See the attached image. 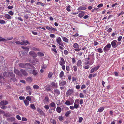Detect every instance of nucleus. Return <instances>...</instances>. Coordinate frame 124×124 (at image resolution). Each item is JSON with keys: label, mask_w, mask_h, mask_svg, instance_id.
Returning a JSON list of instances; mask_svg holds the SVG:
<instances>
[{"label": "nucleus", "mask_w": 124, "mask_h": 124, "mask_svg": "<svg viewBox=\"0 0 124 124\" xmlns=\"http://www.w3.org/2000/svg\"><path fill=\"white\" fill-rule=\"evenodd\" d=\"M37 4L38 5H41L42 6H44V4L42 3L38 2L37 3Z\"/></svg>", "instance_id": "nucleus-49"}, {"label": "nucleus", "mask_w": 124, "mask_h": 124, "mask_svg": "<svg viewBox=\"0 0 124 124\" xmlns=\"http://www.w3.org/2000/svg\"><path fill=\"white\" fill-rule=\"evenodd\" d=\"M73 68H74V71L75 72L76 71L77 69V67L76 66H73Z\"/></svg>", "instance_id": "nucleus-55"}, {"label": "nucleus", "mask_w": 124, "mask_h": 124, "mask_svg": "<svg viewBox=\"0 0 124 124\" xmlns=\"http://www.w3.org/2000/svg\"><path fill=\"white\" fill-rule=\"evenodd\" d=\"M46 29L49 31H51V27L50 28L48 26H47L46 27Z\"/></svg>", "instance_id": "nucleus-61"}, {"label": "nucleus", "mask_w": 124, "mask_h": 124, "mask_svg": "<svg viewBox=\"0 0 124 124\" xmlns=\"http://www.w3.org/2000/svg\"><path fill=\"white\" fill-rule=\"evenodd\" d=\"M44 107L46 109H49V106L47 105H46L44 106Z\"/></svg>", "instance_id": "nucleus-51"}, {"label": "nucleus", "mask_w": 124, "mask_h": 124, "mask_svg": "<svg viewBox=\"0 0 124 124\" xmlns=\"http://www.w3.org/2000/svg\"><path fill=\"white\" fill-rule=\"evenodd\" d=\"M7 72H4L3 74V76L2 77V78H3L4 77L6 76H7Z\"/></svg>", "instance_id": "nucleus-60"}, {"label": "nucleus", "mask_w": 124, "mask_h": 124, "mask_svg": "<svg viewBox=\"0 0 124 124\" xmlns=\"http://www.w3.org/2000/svg\"><path fill=\"white\" fill-rule=\"evenodd\" d=\"M22 48L23 49L25 50L26 54L29 51V48L24 46H22Z\"/></svg>", "instance_id": "nucleus-22"}, {"label": "nucleus", "mask_w": 124, "mask_h": 124, "mask_svg": "<svg viewBox=\"0 0 124 124\" xmlns=\"http://www.w3.org/2000/svg\"><path fill=\"white\" fill-rule=\"evenodd\" d=\"M38 56L39 57H42L44 56V54L41 52H39L37 53Z\"/></svg>", "instance_id": "nucleus-20"}, {"label": "nucleus", "mask_w": 124, "mask_h": 124, "mask_svg": "<svg viewBox=\"0 0 124 124\" xmlns=\"http://www.w3.org/2000/svg\"><path fill=\"white\" fill-rule=\"evenodd\" d=\"M117 42L116 40H114L111 42L112 46L113 48H115L118 45L116 44V42Z\"/></svg>", "instance_id": "nucleus-7"}, {"label": "nucleus", "mask_w": 124, "mask_h": 124, "mask_svg": "<svg viewBox=\"0 0 124 124\" xmlns=\"http://www.w3.org/2000/svg\"><path fill=\"white\" fill-rule=\"evenodd\" d=\"M24 102L25 106H27L29 105V101L26 100H24Z\"/></svg>", "instance_id": "nucleus-26"}, {"label": "nucleus", "mask_w": 124, "mask_h": 124, "mask_svg": "<svg viewBox=\"0 0 124 124\" xmlns=\"http://www.w3.org/2000/svg\"><path fill=\"white\" fill-rule=\"evenodd\" d=\"M37 110L39 113V114L40 115H44V113L43 112V111L41 110L39 108H37Z\"/></svg>", "instance_id": "nucleus-15"}, {"label": "nucleus", "mask_w": 124, "mask_h": 124, "mask_svg": "<svg viewBox=\"0 0 124 124\" xmlns=\"http://www.w3.org/2000/svg\"><path fill=\"white\" fill-rule=\"evenodd\" d=\"M19 99L20 100H23L25 99V97L24 96H20L19 97Z\"/></svg>", "instance_id": "nucleus-64"}, {"label": "nucleus", "mask_w": 124, "mask_h": 124, "mask_svg": "<svg viewBox=\"0 0 124 124\" xmlns=\"http://www.w3.org/2000/svg\"><path fill=\"white\" fill-rule=\"evenodd\" d=\"M66 70L67 71V73H69L70 70V68L69 66L68 65H67L66 67Z\"/></svg>", "instance_id": "nucleus-40"}, {"label": "nucleus", "mask_w": 124, "mask_h": 124, "mask_svg": "<svg viewBox=\"0 0 124 124\" xmlns=\"http://www.w3.org/2000/svg\"><path fill=\"white\" fill-rule=\"evenodd\" d=\"M85 15V12L82 11L79 14L78 16L80 18H82Z\"/></svg>", "instance_id": "nucleus-17"}, {"label": "nucleus", "mask_w": 124, "mask_h": 124, "mask_svg": "<svg viewBox=\"0 0 124 124\" xmlns=\"http://www.w3.org/2000/svg\"><path fill=\"white\" fill-rule=\"evenodd\" d=\"M83 119V118L82 117H80L79 118V123H81Z\"/></svg>", "instance_id": "nucleus-62"}, {"label": "nucleus", "mask_w": 124, "mask_h": 124, "mask_svg": "<svg viewBox=\"0 0 124 124\" xmlns=\"http://www.w3.org/2000/svg\"><path fill=\"white\" fill-rule=\"evenodd\" d=\"M47 65L46 64H43L41 67V68L43 69H44L47 68Z\"/></svg>", "instance_id": "nucleus-34"}, {"label": "nucleus", "mask_w": 124, "mask_h": 124, "mask_svg": "<svg viewBox=\"0 0 124 124\" xmlns=\"http://www.w3.org/2000/svg\"><path fill=\"white\" fill-rule=\"evenodd\" d=\"M111 45L110 44H108L107 45L103 48L104 51L106 52L109 50L111 47Z\"/></svg>", "instance_id": "nucleus-5"}, {"label": "nucleus", "mask_w": 124, "mask_h": 124, "mask_svg": "<svg viewBox=\"0 0 124 124\" xmlns=\"http://www.w3.org/2000/svg\"><path fill=\"white\" fill-rule=\"evenodd\" d=\"M33 88L34 89H38L39 88V86L36 85H35L33 86Z\"/></svg>", "instance_id": "nucleus-39"}, {"label": "nucleus", "mask_w": 124, "mask_h": 124, "mask_svg": "<svg viewBox=\"0 0 124 124\" xmlns=\"http://www.w3.org/2000/svg\"><path fill=\"white\" fill-rule=\"evenodd\" d=\"M51 85L53 86L55 88L57 87V83H55L54 82H52L51 83Z\"/></svg>", "instance_id": "nucleus-24"}, {"label": "nucleus", "mask_w": 124, "mask_h": 124, "mask_svg": "<svg viewBox=\"0 0 124 124\" xmlns=\"http://www.w3.org/2000/svg\"><path fill=\"white\" fill-rule=\"evenodd\" d=\"M74 104H79V100L78 99H76L75 100Z\"/></svg>", "instance_id": "nucleus-52"}, {"label": "nucleus", "mask_w": 124, "mask_h": 124, "mask_svg": "<svg viewBox=\"0 0 124 124\" xmlns=\"http://www.w3.org/2000/svg\"><path fill=\"white\" fill-rule=\"evenodd\" d=\"M30 107L33 109H36V107L34 104H31L30 106Z\"/></svg>", "instance_id": "nucleus-37"}, {"label": "nucleus", "mask_w": 124, "mask_h": 124, "mask_svg": "<svg viewBox=\"0 0 124 124\" xmlns=\"http://www.w3.org/2000/svg\"><path fill=\"white\" fill-rule=\"evenodd\" d=\"M50 37L51 38H54L55 37V36L54 34H51L50 35Z\"/></svg>", "instance_id": "nucleus-59"}, {"label": "nucleus", "mask_w": 124, "mask_h": 124, "mask_svg": "<svg viewBox=\"0 0 124 124\" xmlns=\"http://www.w3.org/2000/svg\"><path fill=\"white\" fill-rule=\"evenodd\" d=\"M20 73L21 74L22 76L23 75L24 76H27L28 75L27 72L24 70L21 69L20 70Z\"/></svg>", "instance_id": "nucleus-9"}, {"label": "nucleus", "mask_w": 124, "mask_h": 124, "mask_svg": "<svg viewBox=\"0 0 124 124\" xmlns=\"http://www.w3.org/2000/svg\"><path fill=\"white\" fill-rule=\"evenodd\" d=\"M86 8L84 6H81L79 7L77 10L79 11L85 10L86 9Z\"/></svg>", "instance_id": "nucleus-11"}, {"label": "nucleus", "mask_w": 124, "mask_h": 124, "mask_svg": "<svg viewBox=\"0 0 124 124\" xmlns=\"http://www.w3.org/2000/svg\"><path fill=\"white\" fill-rule=\"evenodd\" d=\"M56 42L57 43L60 45L62 46H64V45L60 37H59L57 38Z\"/></svg>", "instance_id": "nucleus-1"}, {"label": "nucleus", "mask_w": 124, "mask_h": 124, "mask_svg": "<svg viewBox=\"0 0 124 124\" xmlns=\"http://www.w3.org/2000/svg\"><path fill=\"white\" fill-rule=\"evenodd\" d=\"M27 43L29 44V43L27 40H23L22 42H21L20 44L24 45H27Z\"/></svg>", "instance_id": "nucleus-13"}, {"label": "nucleus", "mask_w": 124, "mask_h": 124, "mask_svg": "<svg viewBox=\"0 0 124 124\" xmlns=\"http://www.w3.org/2000/svg\"><path fill=\"white\" fill-rule=\"evenodd\" d=\"M66 84V82L65 81H62L59 83L60 86H62L65 85Z\"/></svg>", "instance_id": "nucleus-19"}, {"label": "nucleus", "mask_w": 124, "mask_h": 124, "mask_svg": "<svg viewBox=\"0 0 124 124\" xmlns=\"http://www.w3.org/2000/svg\"><path fill=\"white\" fill-rule=\"evenodd\" d=\"M71 112L70 111H67L65 114V115L66 117L68 116L70 114Z\"/></svg>", "instance_id": "nucleus-36"}, {"label": "nucleus", "mask_w": 124, "mask_h": 124, "mask_svg": "<svg viewBox=\"0 0 124 124\" xmlns=\"http://www.w3.org/2000/svg\"><path fill=\"white\" fill-rule=\"evenodd\" d=\"M64 72L63 71H62L60 73L59 77L60 78H62L64 76Z\"/></svg>", "instance_id": "nucleus-27"}, {"label": "nucleus", "mask_w": 124, "mask_h": 124, "mask_svg": "<svg viewBox=\"0 0 124 124\" xmlns=\"http://www.w3.org/2000/svg\"><path fill=\"white\" fill-rule=\"evenodd\" d=\"M5 40H6L4 38H2V37L0 36V41H4Z\"/></svg>", "instance_id": "nucleus-50"}, {"label": "nucleus", "mask_w": 124, "mask_h": 124, "mask_svg": "<svg viewBox=\"0 0 124 124\" xmlns=\"http://www.w3.org/2000/svg\"><path fill=\"white\" fill-rule=\"evenodd\" d=\"M104 110V108L103 107H101L99 108L98 109V111L99 112H102Z\"/></svg>", "instance_id": "nucleus-35"}, {"label": "nucleus", "mask_w": 124, "mask_h": 124, "mask_svg": "<svg viewBox=\"0 0 124 124\" xmlns=\"http://www.w3.org/2000/svg\"><path fill=\"white\" fill-rule=\"evenodd\" d=\"M95 59L93 58V59H92L90 63V65H92L94 62V61Z\"/></svg>", "instance_id": "nucleus-46"}, {"label": "nucleus", "mask_w": 124, "mask_h": 124, "mask_svg": "<svg viewBox=\"0 0 124 124\" xmlns=\"http://www.w3.org/2000/svg\"><path fill=\"white\" fill-rule=\"evenodd\" d=\"M51 122L53 124H56L55 120L54 119H53L51 120Z\"/></svg>", "instance_id": "nucleus-56"}, {"label": "nucleus", "mask_w": 124, "mask_h": 124, "mask_svg": "<svg viewBox=\"0 0 124 124\" xmlns=\"http://www.w3.org/2000/svg\"><path fill=\"white\" fill-rule=\"evenodd\" d=\"M58 119L60 121H62L63 119V117L62 116H59Z\"/></svg>", "instance_id": "nucleus-42"}, {"label": "nucleus", "mask_w": 124, "mask_h": 124, "mask_svg": "<svg viewBox=\"0 0 124 124\" xmlns=\"http://www.w3.org/2000/svg\"><path fill=\"white\" fill-rule=\"evenodd\" d=\"M65 104L68 105H70L71 104H70V101L68 100H67L66 101L65 103Z\"/></svg>", "instance_id": "nucleus-41"}, {"label": "nucleus", "mask_w": 124, "mask_h": 124, "mask_svg": "<svg viewBox=\"0 0 124 124\" xmlns=\"http://www.w3.org/2000/svg\"><path fill=\"white\" fill-rule=\"evenodd\" d=\"M8 13L11 16H12L13 15L14 13L12 11L8 12Z\"/></svg>", "instance_id": "nucleus-53"}, {"label": "nucleus", "mask_w": 124, "mask_h": 124, "mask_svg": "<svg viewBox=\"0 0 124 124\" xmlns=\"http://www.w3.org/2000/svg\"><path fill=\"white\" fill-rule=\"evenodd\" d=\"M14 72L15 73L18 75L22 76V74L20 73V71H19V70L15 69L14 70Z\"/></svg>", "instance_id": "nucleus-10"}, {"label": "nucleus", "mask_w": 124, "mask_h": 124, "mask_svg": "<svg viewBox=\"0 0 124 124\" xmlns=\"http://www.w3.org/2000/svg\"><path fill=\"white\" fill-rule=\"evenodd\" d=\"M19 66L20 67L25 68L26 67V66H31V64L29 63H26L25 64L23 63H21L19 64Z\"/></svg>", "instance_id": "nucleus-2"}, {"label": "nucleus", "mask_w": 124, "mask_h": 124, "mask_svg": "<svg viewBox=\"0 0 124 124\" xmlns=\"http://www.w3.org/2000/svg\"><path fill=\"white\" fill-rule=\"evenodd\" d=\"M29 54L31 55L32 57L34 58L37 56V54L34 51H30L29 53Z\"/></svg>", "instance_id": "nucleus-6"}, {"label": "nucleus", "mask_w": 124, "mask_h": 124, "mask_svg": "<svg viewBox=\"0 0 124 124\" xmlns=\"http://www.w3.org/2000/svg\"><path fill=\"white\" fill-rule=\"evenodd\" d=\"M100 66L99 65L97 66L96 67H94V70H97L100 68Z\"/></svg>", "instance_id": "nucleus-54"}, {"label": "nucleus", "mask_w": 124, "mask_h": 124, "mask_svg": "<svg viewBox=\"0 0 124 124\" xmlns=\"http://www.w3.org/2000/svg\"><path fill=\"white\" fill-rule=\"evenodd\" d=\"M38 72L37 70H33L32 71V74L34 76H36L38 74Z\"/></svg>", "instance_id": "nucleus-25"}, {"label": "nucleus", "mask_w": 124, "mask_h": 124, "mask_svg": "<svg viewBox=\"0 0 124 124\" xmlns=\"http://www.w3.org/2000/svg\"><path fill=\"white\" fill-rule=\"evenodd\" d=\"M82 61L80 60H78L77 62V66H78L80 67L81 65Z\"/></svg>", "instance_id": "nucleus-21"}, {"label": "nucleus", "mask_w": 124, "mask_h": 124, "mask_svg": "<svg viewBox=\"0 0 124 124\" xmlns=\"http://www.w3.org/2000/svg\"><path fill=\"white\" fill-rule=\"evenodd\" d=\"M62 38L63 40L64 41L67 43H68V42L69 40L68 39L65 37H62Z\"/></svg>", "instance_id": "nucleus-28"}, {"label": "nucleus", "mask_w": 124, "mask_h": 124, "mask_svg": "<svg viewBox=\"0 0 124 124\" xmlns=\"http://www.w3.org/2000/svg\"><path fill=\"white\" fill-rule=\"evenodd\" d=\"M64 54L65 55H67L69 53L68 52L67 50H65L64 51Z\"/></svg>", "instance_id": "nucleus-63"}, {"label": "nucleus", "mask_w": 124, "mask_h": 124, "mask_svg": "<svg viewBox=\"0 0 124 124\" xmlns=\"http://www.w3.org/2000/svg\"><path fill=\"white\" fill-rule=\"evenodd\" d=\"M8 104V101L5 100L2 101L0 102V105H5Z\"/></svg>", "instance_id": "nucleus-12"}, {"label": "nucleus", "mask_w": 124, "mask_h": 124, "mask_svg": "<svg viewBox=\"0 0 124 124\" xmlns=\"http://www.w3.org/2000/svg\"><path fill=\"white\" fill-rule=\"evenodd\" d=\"M5 23L6 22L4 20L0 19V23L3 24Z\"/></svg>", "instance_id": "nucleus-47"}, {"label": "nucleus", "mask_w": 124, "mask_h": 124, "mask_svg": "<svg viewBox=\"0 0 124 124\" xmlns=\"http://www.w3.org/2000/svg\"><path fill=\"white\" fill-rule=\"evenodd\" d=\"M97 51L100 53H101L103 52L102 49L101 48L98 49H97Z\"/></svg>", "instance_id": "nucleus-44"}, {"label": "nucleus", "mask_w": 124, "mask_h": 124, "mask_svg": "<svg viewBox=\"0 0 124 124\" xmlns=\"http://www.w3.org/2000/svg\"><path fill=\"white\" fill-rule=\"evenodd\" d=\"M50 105L52 107H54L55 106V104L54 102H52L50 104Z\"/></svg>", "instance_id": "nucleus-38"}, {"label": "nucleus", "mask_w": 124, "mask_h": 124, "mask_svg": "<svg viewBox=\"0 0 124 124\" xmlns=\"http://www.w3.org/2000/svg\"><path fill=\"white\" fill-rule=\"evenodd\" d=\"M51 50L52 51L54 52L55 53H57V51L56 50L55 48H52Z\"/></svg>", "instance_id": "nucleus-58"}, {"label": "nucleus", "mask_w": 124, "mask_h": 124, "mask_svg": "<svg viewBox=\"0 0 124 124\" xmlns=\"http://www.w3.org/2000/svg\"><path fill=\"white\" fill-rule=\"evenodd\" d=\"M56 110L58 113H60L62 111V108L59 107H57L56 108Z\"/></svg>", "instance_id": "nucleus-18"}, {"label": "nucleus", "mask_w": 124, "mask_h": 124, "mask_svg": "<svg viewBox=\"0 0 124 124\" xmlns=\"http://www.w3.org/2000/svg\"><path fill=\"white\" fill-rule=\"evenodd\" d=\"M73 47L76 49H75V50L77 52H78L81 50V49L79 48V46L77 43H75L73 46Z\"/></svg>", "instance_id": "nucleus-3"}, {"label": "nucleus", "mask_w": 124, "mask_h": 124, "mask_svg": "<svg viewBox=\"0 0 124 124\" xmlns=\"http://www.w3.org/2000/svg\"><path fill=\"white\" fill-rule=\"evenodd\" d=\"M26 80L29 82H31L32 80V78L31 77H28L26 78Z\"/></svg>", "instance_id": "nucleus-23"}, {"label": "nucleus", "mask_w": 124, "mask_h": 124, "mask_svg": "<svg viewBox=\"0 0 124 124\" xmlns=\"http://www.w3.org/2000/svg\"><path fill=\"white\" fill-rule=\"evenodd\" d=\"M44 101L46 103L48 102H49V99L48 97L46 96L45 97Z\"/></svg>", "instance_id": "nucleus-29"}, {"label": "nucleus", "mask_w": 124, "mask_h": 124, "mask_svg": "<svg viewBox=\"0 0 124 124\" xmlns=\"http://www.w3.org/2000/svg\"><path fill=\"white\" fill-rule=\"evenodd\" d=\"M53 75V73L52 72H49L48 75V77L49 78H50L52 77Z\"/></svg>", "instance_id": "nucleus-33"}, {"label": "nucleus", "mask_w": 124, "mask_h": 124, "mask_svg": "<svg viewBox=\"0 0 124 124\" xmlns=\"http://www.w3.org/2000/svg\"><path fill=\"white\" fill-rule=\"evenodd\" d=\"M4 115L6 116L10 117L11 116V115L8 112L6 113H4Z\"/></svg>", "instance_id": "nucleus-31"}, {"label": "nucleus", "mask_w": 124, "mask_h": 124, "mask_svg": "<svg viewBox=\"0 0 124 124\" xmlns=\"http://www.w3.org/2000/svg\"><path fill=\"white\" fill-rule=\"evenodd\" d=\"M26 89L27 90H30L31 91L32 90L31 88L29 86H27L26 87Z\"/></svg>", "instance_id": "nucleus-48"}, {"label": "nucleus", "mask_w": 124, "mask_h": 124, "mask_svg": "<svg viewBox=\"0 0 124 124\" xmlns=\"http://www.w3.org/2000/svg\"><path fill=\"white\" fill-rule=\"evenodd\" d=\"M59 64L60 65H62L65 64V61L63 58H60V60L59 62Z\"/></svg>", "instance_id": "nucleus-8"}, {"label": "nucleus", "mask_w": 124, "mask_h": 124, "mask_svg": "<svg viewBox=\"0 0 124 124\" xmlns=\"http://www.w3.org/2000/svg\"><path fill=\"white\" fill-rule=\"evenodd\" d=\"M74 107L75 108L77 109L79 108V104H74Z\"/></svg>", "instance_id": "nucleus-43"}, {"label": "nucleus", "mask_w": 124, "mask_h": 124, "mask_svg": "<svg viewBox=\"0 0 124 124\" xmlns=\"http://www.w3.org/2000/svg\"><path fill=\"white\" fill-rule=\"evenodd\" d=\"M32 96H27L26 98V100L29 101H31V97Z\"/></svg>", "instance_id": "nucleus-32"}, {"label": "nucleus", "mask_w": 124, "mask_h": 124, "mask_svg": "<svg viewBox=\"0 0 124 124\" xmlns=\"http://www.w3.org/2000/svg\"><path fill=\"white\" fill-rule=\"evenodd\" d=\"M4 17L8 19H11L12 18L8 14H5Z\"/></svg>", "instance_id": "nucleus-16"}, {"label": "nucleus", "mask_w": 124, "mask_h": 124, "mask_svg": "<svg viewBox=\"0 0 124 124\" xmlns=\"http://www.w3.org/2000/svg\"><path fill=\"white\" fill-rule=\"evenodd\" d=\"M32 50H33L36 51H39V49L35 47H33L32 48Z\"/></svg>", "instance_id": "nucleus-45"}, {"label": "nucleus", "mask_w": 124, "mask_h": 124, "mask_svg": "<svg viewBox=\"0 0 124 124\" xmlns=\"http://www.w3.org/2000/svg\"><path fill=\"white\" fill-rule=\"evenodd\" d=\"M90 66L89 65H87L84 66V68L85 69H87L89 68Z\"/></svg>", "instance_id": "nucleus-57"}, {"label": "nucleus", "mask_w": 124, "mask_h": 124, "mask_svg": "<svg viewBox=\"0 0 124 124\" xmlns=\"http://www.w3.org/2000/svg\"><path fill=\"white\" fill-rule=\"evenodd\" d=\"M70 5H68L66 6V9L67 10L68 12H69L71 11L70 9Z\"/></svg>", "instance_id": "nucleus-30"}, {"label": "nucleus", "mask_w": 124, "mask_h": 124, "mask_svg": "<svg viewBox=\"0 0 124 124\" xmlns=\"http://www.w3.org/2000/svg\"><path fill=\"white\" fill-rule=\"evenodd\" d=\"M54 94H56L57 95H59L60 94V92L58 89H54Z\"/></svg>", "instance_id": "nucleus-14"}, {"label": "nucleus", "mask_w": 124, "mask_h": 124, "mask_svg": "<svg viewBox=\"0 0 124 124\" xmlns=\"http://www.w3.org/2000/svg\"><path fill=\"white\" fill-rule=\"evenodd\" d=\"M74 92V90L72 89L68 90L66 93V94L67 96H68L72 94Z\"/></svg>", "instance_id": "nucleus-4"}]
</instances>
